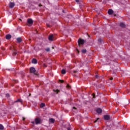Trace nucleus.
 <instances>
[{"mask_svg":"<svg viewBox=\"0 0 130 130\" xmlns=\"http://www.w3.org/2000/svg\"><path fill=\"white\" fill-rule=\"evenodd\" d=\"M96 112L97 113H101V112H102V109L101 108H98L96 109Z\"/></svg>","mask_w":130,"mask_h":130,"instance_id":"nucleus-8","label":"nucleus"},{"mask_svg":"<svg viewBox=\"0 0 130 130\" xmlns=\"http://www.w3.org/2000/svg\"><path fill=\"white\" fill-rule=\"evenodd\" d=\"M6 96H7V98H8V97H10V94L9 93H7L6 94Z\"/></svg>","mask_w":130,"mask_h":130,"instance_id":"nucleus-21","label":"nucleus"},{"mask_svg":"<svg viewBox=\"0 0 130 130\" xmlns=\"http://www.w3.org/2000/svg\"><path fill=\"white\" fill-rule=\"evenodd\" d=\"M0 129L3 130L4 129V126L0 124Z\"/></svg>","mask_w":130,"mask_h":130,"instance_id":"nucleus-16","label":"nucleus"},{"mask_svg":"<svg viewBox=\"0 0 130 130\" xmlns=\"http://www.w3.org/2000/svg\"><path fill=\"white\" fill-rule=\"evenodd\" d=\"M99 118H98L95 121H94V122H97V120H98Z\"/></svg>","mask_w":130,"mask_h":130,"instance_id":"nucleus-26","label":"nucleus"},{"mask_svg":"<svg viewBox=\"0 0 130 130\" xmlns=\"http://www.w3.org/2000/svg\"><path fill=\"white\" fill-rule=\"evenodd\" d=\"M77 71H74V73H77Z\"/></svg>","mask_w":130,"mask_h":130,"instance_id":"nucleus-30","label":"nucleus"},{"mask_svg":"<svg viewBox=\"0 0 130 130\" xmlns=\"http://www.w3.org/2000/svg\"><path fill=\"white\" fill-rule=\"evenodd\" d=\"M96 78H98V75H96Z\"/></svg>","mask_w":130,"mask_h":130,"instance_id":"nucleus-32","label":"nucleus"},{"mask_svg":"<svg viewBox=\"0 0 130 130\" xmlns=\"http://www.w3.org/2000/svg\"><path fill=\"white\" fill-rule=\"evenodd\" d=\"M67 87H68V88H70V85H68Z\"/></svg>","mask_w":130,"mask_h":130,"instance_id":"nucleus-29","label":"nucleus"},{"mask_svg":"<svg viewBox=\"0 0 130 130\" xmlns=\"http://www.w3.org/2000/svg\"><path fill=\"white\" fill-rule=\"evenodd\" d=\"M27 23L28 24H33V20H32L31 19H28L27 20Z\"/></svg>","mask_w":130,"mask_h":130,"instance_id":"nucleus-7","label":"nucleus"},{"mask_svg":"<svg viewBox=\"0 0 130 130\" xmlns=\"http://www.w3.org/2000/svg\"><path fill=\"white\" fill-rule=\"evenodd\" d=\"M36 124H39L41 122V120L39 118H37L35 120Z\"/></svg>","mask_w":130,"mask_h":130,"instance_id":"nucleus-1","label":"nucleus"},{"mask_svg":"<svg viewBox=\"0 0 130 130\" xmlns=\"http://www.w3.org/2000/svg\"><path fill=\"white\" fill-rule=\"evenodd\" d=\"M110 80H113V78H111Z\"/></svg>","mask_w":130,"mask_h":130,"instance_id":"nucleus-31","label":"nucleus"},{"mask_svg":"<svg viewBox=\"0 0 130 130\" xmlns=\"http://www.w3.org/2000/svg\"><path fill=\"white\" fill-rule=\"evenodd\" d=\"M12 37V36H11V35H7L6 36V39H10V38Z\"/></svg>","mask_w":130,"mask_h":130,"instance_id":"nucleus-10","label":"nucleus"},{"mask_svg":"<svg viewBox=\"0 0 130 130\" xmlns=\"http://www.w3.org/2000/svg\"><path fill=\"white\" fill-rule=\"evenodd\" d=\"M48 39L50 40V41H53V35H50L48 37Z\"/></svg>","mask_w":130,"mask_h":130,"instance_id":"nucleus-3","label":"nucleus"},{"mask_svg":"<svg viewBox=\"0 0 130 130\" xmlns=\"http://www.w3.org/2000/svg\"><path fill=\"white\" fill-rule=\"evenodd\" d=\"M77 51L79 52L78 50H77Z\"/></svg>","mask_w":130,"mask_h":130,"instance_id":"nucleus-38","label":"nucleus"},{"mask_svg":"<svg viewBox=\"0 0 130 130\" xmlns=\"http://www.w3.org/2000/svg\"><path fill=\"white\" fill-rule=\"evenodd\" d=\"M61 83H63V80H59Z\"/></svg>","mask_w":130,"mask_h":130,"instance_id":"nucleus-25","label":"nucleus"},{"mask_svg":"<svg viewBox=\"0 0 130 130\" xmlns=\"http://www.w3.org/2000/svg\"><path fill=\"white\" fill-rule=\"evenodd\" d=\"M82 53H86L87 52V50L86 49H83L82 50Z\"/></svg>","mask_w":130,"mask_h":130,"instance_id":"nucleus-14","label":"nucleus"},{"mask_svg":"<svg viewBox=\"0 0 130 130\" xmlns=\"http://www.w3.org/2000/svg\"><path fill=\"white\" fill-rule=\"evenodd\" d=\"M54 91L56 92V93H58V92H59V90L56 89V90H54Z\"/></svg>","mask_w":130,"mask_h":130,"instance_id":"nucleus-20","label":"nucleus"},{"mask_svg":"<svg viewBox=\"0 0 130 130\" xmlns=\"http://www.w3.org/2000/svg\"><path fill=\"white\" fill-rule=\"evenodd\" d=\"M16 54H17V52L16 51L14 52L13 55H16Z\"/></svg>","mask_w":130,"mask_h":130,"instance_id":"nucleus-22","label":"nucleus"},{"mask_svg":"<svg viewBox=\"0 0 130 130\" xmlns=\"http://www.w3.org/2000/svg\"><path fill=\"white\" fill-rule=\"evenodd\" d=\"M108 14H109V15H112V14H113V10H112V9L109 10Z\"/></svg>","mask_w":130,"mask_h":130,"instance_id":"nucleus-9","label":"nucleus"},{"mask_svg":"<svg viewBox=\"0 0 130 130\" xmlns=\"http://www.w3.org/2000/svg\"><path fill=\"white\" fill-rule=\"evenodd\" d=\"M85 43V41L84 40L79 39L78 40V44H84Z\"/></svg>","mask_w":130,"mask_h":130,"instance_id":"nucleus-2","label":"nucleus"},{"mask_svg":"<svg viewBox=\"0 0 130 130\" xmlns=\"http://www.w3.org/2000/svg\"><path fill=\"white\" fill-rule=\"evenodd\" d=\"M46 51H47V52L50 51V49H49V48H47L46 49H45Z\"/></svg>","mask_w":130,"mask_h":130,"instance_id":"nucleus-18","label":"nucleus"},{"mask_svg":"<svg viewBox=\"0 0 130 130\" xmlns=\"http://www.w3.org/2000/svg\"><path fill=\"white\" fill-rule=\"evenodd\" d=\"M36 70H35V68L31 67L30 69V73H32V74H34V73H35Z\"/></svg>","mask_w":130,"mask_h":130,"instance_id":"nucleus-4","label":"nucleus"},{"mask_svg":"<svg viewBox=\"0 0 130 130\" xmlns=\"http://www.w3.org/2000/svg\"><path fill=\"white\" fill-rule=\"evenodd\" d=\"M40 106L42 108L43 107H44V106H45V104L44 103H42Z\"/></svg>","mask_w":130,"mask_h":130,"instance_id":"nucleus-15","label":"nucleus"},{"mask_svg":"<svg viewBox=\"0 0 130 130\" xmlns=\"http://www.w3.org/2000/svg\"><path fill=\"white\" fill-rule=\"evenodd\" d=\"M15 6V3L11 2L9 4V7L10 8H11V9L14 8V7Z\"/></svg>","mask_w":130,"mask_h":130,"instance_id":"nucleus-5","label":"nucleus"},{"mask_svg":"<svg viewBox=\"0 0 130 130\" xmlns=\"http://www.w3.org/2000/svg\"><path fill=\"white\" fill-rule=\"evenodd\" d=\"M47 27H49V24H47Z\"/></svg>","mask_w":130,"mask_h":130,"instance_id":"nucleus-28","label":"nucleus"},{"mask_svg":"<svg viewBox=\"0 0 130 130\" xmlns=\"http://www.w3.org/2000/svg\"><path fill=\"white\" fill-rule=\"evenodd\" d=\"M17 42H19V43H20V42H21L22 41V40L20 38H18L17 39Z\"/></svg>","mask_w":130,"mask_h":130,"instance_id":"nucleus-13","label":"nucleus"},{"mask_svg":"<svg viewBox=\"0 0 130 130\" xmlns=\"http://www.w3.org/2000/svg\"><path fill=\"white\" fill-rule=\"evenodd\" d=\"M32 123H34V121L32 122Z\"/></svg>","mask_w":130,"mask_h":130,"instance_id":"nucleus-37","label":"nucleus"},{"mask_svg":"<svg viewBox=\"0 0 130 130\" xmlns=\"http://www.w3.org/2000/svg\"><path fill=\"white\" fill-rule=\"evenodd\" d=\"M76 3H79V0H76Z\"/></svg>","mask_w":130,"mask_h":130,"instance_id":"nucleus-27","label":"nucleus"},{"mask_svg":"<svg viewBox=\"0 0 130 130\" xmlns=\"http://www.w3.org/2000/svg\"><path fill=\"white\" fill-rule=\"evenodd\" d=\"M120 27H124L125 25L123 23H120Z\"/></svg>","mask_w":130,"mask_h":130,"instance_id":"nucleus-17","label":"nucleus"},{"mask_svg":"<svg viewBox=\"0 0 130 130\" xmlns=\"http://www.w3.org/2000/svg\"><path fill=\"white\" fill-rule=\"evenodd\" d=\"M23 120H25V118H23Z\"/></svg>","mask_w":130,"mask_h":130,"instance_id":"nucleus-33","label":"nucleus"},{"mask_svg":"<svg viewBox=\"0 0 130 130\" xmlns=\"http://www.w3.org/2000/svg\"><path fill=\"white\" fill-rule=\"evenodd\" d=\"M16 102H21V99L18 100Z\"/></svg>","mask_w":130,"mask_h":130,"instance_id":"nucleus-23","label":"nucleus"},{"mask_svg":"<svg viewBox=\"0 0 130 130\" xmlns=\"http://www.w3.org/2000/svg\"><path fill=\"white\" fill-rule=\"evenodd\" d=\"M62 12H63V13H64V11L63 10Z\"/></svg>","mask_w":130,"mask_h":130,"instance_id":"nucleus-36","label":"nucleus"},{"mask_svg":"<svg viewBox=\"0 0 130 130\" xmlns=\"http://www.w3.org/2000/svg\"><path fill=\"white\" fill-rule=\"evenodd\" d=\"M104 119L106 120H108L109 119H110V117L108 115H105V116H104Z\"/></svg>","mask_w":130,"mask_h":130,"instance_id":"nucleus-6","label":"nucleus"},{"mask_svg":"<svg viewBox=\"0 0 130 130\" xmlns=\"http://www.w3.org/2000/svg\"><path fill=\"white\" fill-rule=\"evenodd\" d=\"M73 109H76V108H75V107H73Z\"/></svg>","mask_w":130,"mask_h":130,"instance_id":"nucleus-35","label":"nucleus"},{"mask_svg":"<svg viewBox=\"0 0 130 130\" xmlns=\"http://www.w3.org/2000/svg\"><path fill=\"white\" fill-rule=\"evenodd\" d=\"M61 74H66V70H64V69L62 70L61 71Z\"/></svg>","mask_w":130,"mask_h":130,"instance_id":"nucleus-19","label":"nucleus"},{"mask_svg":"<svg viewBox=\"0 0 130 130\" xmlns=\"http://www.w3.org/2000/svg\"><path fill=\"white\" fill-rule=\"evenodd\" d=\"M32 63H37V60H36V59H32V61H31Z\"/></svg>","mask_w":130,"mask_h":130,"instance_id":"nucleus-11","label":"nucleus"},{"mask_svg":"<svg viewBox=\"0 0 130 130\" xmlns=\"http://www.w3.org/2000/svg\"><path fill=\"white\" fill-rule=\"evenodd\" d=\"M50 122H51L52 123H53L54 122V119L53 118H51L49 120Z\"/></svg>","mask_w":130,"mask_h":130,"instance_id":"nucleus-12","label":"nucleus"},{"mask_svg":"<svg viewBox=\"0 0 130 130\" xmlns=\"http://www.w3.org/2000/svg\"><path fill=\"white\" fill-rule=\"evenodd\" d=\"M68 130H71V129H70V128H68Z\"/></svg>","mask_w":130,"mask_h":130,"instance_id":"nucleus-34","label":"nucleus"},{"mask_svg":"<svg viewBox=\"0 0 130 130\" xmlns=\"http://www.w3.org/2000/svg\"><path fill=\"white\" fill-rule=\"evenodd\" d=\"M92 96H93V98H95V95H94V94L93 93V94H92Z\"/></svg>","mask_w":130,"mask_h":130,"instance_id":"nucleus-24","label":"nucleus"}]
</instances>
